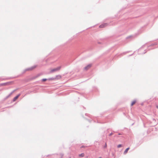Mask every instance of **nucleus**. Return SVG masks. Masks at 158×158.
<instances>
[{"label":"nucleus","instance_id":"a211bd4d","mask_svg":"<svg viewBox=\"0 0 158 158\" xmlns=\"http://www.w3.org/2000/svg\"><path fill=\"white\" fill-rule=\"evenodd\" d=\"M156 107L158 109V106H156Z\"/></svg>","mask_w":158,"mask_h":158},{"label":"nucleus","instance_id":"423d86ee","mask_svg":"<svg viewBox=\"0 0 158 158\" xmlns=\"http://www.w3.org/2000/svg\"><path fill=\"white\" fill-rule=\"evenodd\" d=\"M20 95V94H19L16 97H15L13 99V101H15L19 97V96Z\"/></svg>","mask_w":158,"mask_h":158},{"label":"nucleus","instance_id":"f3484780","mask_svg":"<svg viewBox=\"0 0 158 158\" xmlns=\"http://www.w3.org/2000/svg\"><path fill=\"white\" fill-rule=\"evenodd\" d=\"M10 96H9V95L7 96H6V98H8Z\"/></svg>","mask_w":158,"mask_h":158},{"label":"nucleus","instance_id":"7ed1b4c3","mask_svg":"<svg viewBox=\"0 0 158 158\" xmlns=\"http://www.w3.org/2000/svg\"><path fill=\"white\" fill-rule=\"evenodd\" d=\"M91 66H92L91 64H89L87 66H86V67H85L84 68V69L86 70H87L88 69H89L91 67Z\"/></svg>","mask_w":158,"mask_h":158},{"label":"nucleus","instance_id":"39448f33","mask_svg":"<svg viewBox=\"0 0 158 158\" xmlns=\"http://www.w3.org/2000/svg\"><path fill=\"white\" fill-rule=\"evenodd\" d=\"M53 78H49V79H47L46 78H44V79H43L42 80V81H46L47 80H53Z\"/></svg>","mask_w":158,"mask_h":158},{"label":"nucleus","instance_id":"f257e3e1","mask_svg":"<svg viewBox=\"0 0 158 158\" xmlns=\"http://www.w3.org/2000/svg\"><path fill=\"white\" fill-rule=\"evenodd\" d=\"M60 68H61V67L59 66L56 68L53 69L51 70V71H50V73H52L54 72H56V71H58L60 69Z\"/></svg>","mask_w":158,"mask_h":158},{"label":"nucleus","instance_id":"20e7f679","mask_svg":"<svg viewBox=\"0 0 158 158\" xmlns=\"http://www.w3.org/2000/svg\"><path fill=\"white\" fill-rule=\"evenodd\" d=\"M107 25V23H104L102 24L99 26V27L100 28H102V27H106V26Z\"/></svg>","mask_w":158,"mask_h":158},{"label":"nucleus","instance_id":"2eb2a0df","mask_svg":"<svg viewBox=\"0 0 158 158\" xmlns=\"http://www.w3.org/2000/svg\"><path fill=\"white\" fill-rule=\"evenodd\" d=\"M106 146H106V143H105V146H104V148H106Z\"/></svg>","mask_w":158,"mask_h":158},{"label":"nucleus","instance_id":"ddd939ff","mask_svg":"<svg viewBox=\"0 0 158 158\" xmlns=\"http://www.w3.org/2000/svg\"><path fill=\"white\" fill-rule=\"evenodd\" d=\"M85 146H81V148H85Z\"/></svg>","mask_w":158,"mask_h":158},{"label":"nucleus","instance_id":"0eeeda50","mask_svg":"<svg viewBox=\"0 0 158 158\" xmlns=\"http://www.w3.org/2000/svg\"><path fill=\"white\" fill-rule=\"evenodd\" d=\"M129 149V148H126L124 152V153H123L124 154H126L127 153V151Z\"/></svg>","mask_w":158,"mask_h":158},{"label":"nucleus","instance_id":"4be33fe9","mask_svg":"<svg viewBox=\"0 0 158 158\" xmlns=\"http://www.w3.org/2000/svg\"><path fill=\"white\" fill-rule=\"evenodd\" d=\"M99 158H102V157H100Z\"/></svg>","mask_w":158,"mask_h":158},{"label":"nucleus","instance_id":"1a4fd4ad","mask_svg":"<svg viewBox=\"0 0 158 158\" xmlns=\"http://www.w3.org/2000/svg\"><path fill=\"white\" fill-rule=\"evenodd\" d=\"M79 156L81 157H83L84 156V153H82L79 155Z\"/></svg>","mask_w":158,"mask_h":158},{"label":"nucleus","instance_id":"412c9836","mask_svg":"<svg viewBox=\"0 0 158 158\" xmlns=\"http://www.w3.org/2000/svg\"><path fill=\"white\" fill-rule=\"evenodd\" d=\"M87 114H85V115H87Z\"/></svg>","mask_w":158,"mask_h":158},{"label":"nucleus","instance_id":"f8f14e48","mask_svg":"<svg viewBox=\"0 0 158 158\" xmlns=\"http://www.w3.org/2000/svg\"><path fill=\"white\" fill-rule=\"evenodd\" d=\"M113 133L111 132V133H110L109 135V136H111V135H113Z\"/></svg>","mask_w":158,"mask_h":158},{"label":"nucleus","instance_id":"aec40b11","mask_svg":"<svg viewBox=\"0 0 158 158\" xmlns=\"http://www.w3.org/2000/svg\"><path fill=\"white\" fill-rule=\"evenodd\" d=\"M146 52H144L143 53V54H144L145 53H146Z\"/></svg>","mask_w":158,"mask_h":158},{"label":"nucleus","instance_id":"6ab92c4d","mask_svg":"<svg viewBox=\"0 0 158 158\" xmlns=\"http://www.w3.org/2000/svg\"><path fill=\"white\" fill-rule=\"evenodd\" d=\"M122 135V134H121V133L118 134V135Z\"/></svg>","mask_w":158,"mask_h":158},{"label":"nucleus","instance_id":"9d476101","mask_svg":"<svg viewBox=\"0 0 158 158\" xmlns=\"http://www.w3.org/2000/svg\"><path fill=\"white\" fill-rule=\"evenodd\" d=\"M15 91V90H14L11 92L8 95L9 96H10L11 95V94Z\"/></svg>","mask_w":158,"mask_h":158},{"label":"nucleus","instance_id":"f03ea898","mask_svg":"<svg viewBox=\"0 0 158 158\" xmlns=\"http://www.w3.org/2000/svg\"><path fill=\"white\" fill-rule=\"evenodd\" d=\"M36 67V65H34L33 66L31 67L30 68L27 69H25V71H28L32 70L35 68Z\"/></svg>","mask_w":158,"mask_h":158},{"label":"nucleus","instance_id":"6e6552de","mask_svg":"<svg viewBox=\"0 0 158 158\" xmlns=\"http://www.w3.org/2000/svg\"><path fill=\"white\" fill-rule=\"evenodd\" d=\"M136 102V100H134V101H133L131 102V106H132Z\"/></svg>","mask_w":158,"mask_h":158},{"label":"nucleus","instance_id":"4468645a","mask_svg":"<svg viewBox=\"0 0 158 158\" xmlns=\"http://www.w3.org/2000/svg\"><path fill=\"white\" fill-rule=\"evenodd\" d=\"M6 83H2V85H6Z\"/></svg>","mask_w":158,"mask_h":158},{"label":"nucleus","instance_id":"dca6fc26","mask_svg":"<svg viewBox=\"0 0 158 158\" xmlns=\"http://www.w3.org/2000/svg\"><path fill=\"white\" fill-rule=\"evenodd\" d=\"M141 49H142V48H140L139 49V50H138L139 52L140 51H141Z\"/></svg>","mask_w":158,"mask_h":158},{"label":"nucleus","instance_id":"9b49d317","mask_svg":"<svg viewBox=\"0 0 158 158\" xmlns=\"http://www.w3.org/2000/svg\"><path fill=\"white\" fill-rule=\"evenodd\" d=\"M122 145L121 144H119L117 146V147L118 148H119L122 147Z\"/></svg>","mask_w":158,"mask_h":158}]
</instances>
